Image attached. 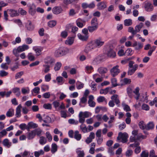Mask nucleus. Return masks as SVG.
I'll return each mask as SVG.
<instances>
[{
	"mask_svg": "<svg viewBox=\"0 0 157 157\" xmlns=\"http://www.w3.org/2000/svg\"><path fill=\"white\" fill-rule=\"evenodd\" d=\"M104 44V42L101 38H98L89 43L85 48L86 52L92 50L96 48H100Z\"/></svg>",
	"mask_w": 157,
	"mask_h": 157,
	"instance_id": "f257e3e1",
	"label": "nucleus"
},
{
	"mask_svg": "<svg viewBox=\"0 0 157 157\" xmlns=\"http://www.w3.org/2000/svg\"><path fill=\"white\" fill-rule=\"evenodd\" d=\"M135 63L134 61H130L128 63V68L127 72L128 75H133L137 69L138 65L137 64L133 65Z\"/></svg>",
	"mask_w": 157,
	"mask_h": 157,
	"instance_id": "f03ea898",
	"label": "nucleus"
},
{
	"mask_svg": "<svg viewBox=\"0 0 157 157\" xmlns=\"http://www.w3.org/2000/svg\"><path fill=\"white\" fill-rule=\"evenodd\" d=\"M68 51L69 50L67 48L60 47L55 51L54 55L56 57H60L66 55Z\"/></svg>",
	"mask_w": 157,
	"mask_h": 157,
	"instance_id": "7ed1b4c3",
	"label": "nucleus"
},
{
	"mask_svg": "<svg viewBox=\"0 0 157 157\" xmlns=\"http://www.w3.org/2000/svg\"><path fill=\"white\" fill-rule=\"evenodd\" d=\"M128 136V135L126 132L123 133L120 132L118 134V136L117 137V140H120L121 139V142L123 143H126L127 141V139Z\"/></svg>",
	"mask_w": 157,
	"mask_h": 157,
	"instance_id": "20e7f679",
	"label": "nucleus"
},
{
	"mask_svg": "<svg viewBox=\"0 0 157 157\" xmlns=\"http://www.w3.org/2000/svg\"><path fill=\"white\" fill-rule=\"evenodd\" d=\"M119 66L117 65L112 68L110 71L111 75L113 77H115L120 72V70L118 69Z\"/></svg>",
	"mask_w": 157,
	"mask_h": 157,
	"instance_id": "39448f33",
	"label": "nucleus"
},
{
	"mask_svg": "<svg viewBox=\"0 0 157 157\" xmlns=\"http://www.w3.org/2000/svg\"><path fill=\"white\" fill-rule=\"evenodd\" d=\"M144 8L147 12H151L153 10L154 7L149 2H146L144 3Z\"/></svg>",
	"mask_w": 157,
	"mask_h": 157,
	"instance_id": "423d86ee",
	"label": "nucleus"
},
{
	"mask_svg": "<svg viewBox=\"0 0 157 157\" xmlns=\"http://www.w3.org/2000/svg\"><path fill=\"white\" fill-rule=\"evenodd\" d=\"M44 48L41 46H35L33 48V50L35 51L36 56H39L41 54V52L43 49Z\"/></svg>",
	"mask_w": 157,
	"mask_h": 157,
	"instance_id": "0eeeda50",
	"label": "nucleus"
},
{
	"mask_svg": "<svg viewBox=\"0 0 157 157\" xmlns=\"http://www.w3.org/2000/svg\"><path fill=\"white\" fill-rule=\"evenodd\" d=\"M52 11L54 14H58L62 13L63 9L60 6H56L53 8Z\"/></svg>",
	"mask_w": 157,
	"mask_h": 157,
	"instance_id": "6e6552de",
	"label": "nucleus"
},
{
	"mask_svg": "<svg viewBox=\"0 0 157 157\" xmlns=\"http://www.w3.org/2000/svg\"><path fill=\"white\" fill-rule=\"evenodd\" d=\"M9 14L11 17L18 16L19 15V13L17 10L13 9H10L7 10Z\"/></svg>",
	"mask_w": 157,
	"mask_h": 157,
	"instance_id": "1a4fd4ad",
	"label": "nucleus"
},
{
	"mask_svg": "<svg viewBox=\"0 0 157 157\" xmlns=\"http://www.w3.org/2000/svg\"><path fill=\"white\" fill-rule=\"evenodd\" d=\"M97 8L99 10H102L107 7L106 3L104 1L98 3L97 5Z\"/></svg>",
	"mask_w": 157,
	"mask_h": 157,
	"instance_id": "9d476101",
	"label": "nucleus"
},
{
	"mask_svg": "<svg viewBox=\"0 0 157 157\" xmlns=\"http://www.w3.org/2000/svg\"><path fill=\"white\" fill-rule=\"evenodd\" d=\"M76 153L77 154V157H84L85 154L84 151L82 150L81 148H77L76 150Z\"/></svg>",
	"mask_w": 157,
	"mask_h": 157,
	"instance_id": "9b49d317",
	"label": "nucleus"
},
{
	"mask_svg": "<svg viewBox=\"0 0 157 157\" xmlns=\"http://www.w3.org/2000/svg\"><path fill=\"white\" fill-rule=\"evenodd\" d=\"M44 62L45 64L51 66V64L54 62V60L51 57L48 56L44 59Z\"/></svg>",
	"mask_w": 157,
	"mask_h": 157,
	"instance_id": "f8f14e48",
	"label": "nucleus"
},
{
	"mask_svg": "<svg viewBox=\"0 0 157 157\" xmlns=\"http://www.w3.org/2000/svg\"><path fill=\"white\" fill-rule=\"evenodd\" d=\"M107 56L113 58L116 56V53L115 51L112 48L108 49L106 52Z\"/></svg>",
	"mask_w": 157,
	"mask_h": 157,
	"instance_id": "ddd939ff",
	"label": "nucleus"
},
{
	"mask_svg": "<svg viewBox=\"0 0 157 157\" xmlns=\"http://www.w3.org/2000/svg\"><path fill=\"white\" fill-rule=\"evenodd\" d=\"M143 45V44L142 43H137L136 41H135L132 46L135 48V49L136 50H138L142 48Z\"/></svg>",
	"mask_w": 157,
	"mask_h": 157,
	"instance_id": "4468645a",
	"label": "nucleus"
},
{
	"mask_svg": "<svg viewBox=\"0 0 157 157\" xmlns=\"http://www.w3.org/2000/svg\"><path fill=\"white\" fill-rule=\"evenodd\" d=\"M111 98L112 100H113V101L115 102L116 105H118L120 104V101L118 98V95L114 94L111 97Z\"/></svg>",
	"mask_w": 157,
	"mask_h": 157,
	"instance_id": "2eb2a0df",
	"label": "nucleus"
},
{
	"mask_svg": "<svg viewBox=\"0 0 157 157\" xmlns=\"http://www.w3.org/2000/svg\"><path fill=\"white\" fill-rule=\"evenodd\" d=\"M36 6L34 4H32L30 6L29 10V13L32 15H34L36 13Z\"/></svg>",
	"mask_w": 157,
	"mask_h": 157,
	"instance_id": "dca6fc26",
	"label": "nucleus"
},
{
	"mask_svg": "<svg viewBox=\"0 0 157 157\" xmlns=\"http://www.w3.org/2000/svg\"><path fill=\"white\" fill-rule=\"evenodd\" d=\"M19 52H21L25 51V50H28L29 47L28 45L26 44H23L22 46H19L18 47Z\"/></svg>",
	"mask_w": 157,
	"mask_h": 157,
	"instance_id": "f3484780",
	"label": "nucleus"
},
{
	"mask_svg": "<svg viewBox=\"0 0 157 157\" xmlns=\"http://www.w3.org/2000/svg\"><path fill=\"white\" fill-rule=\"evenodd\" d=\"M22 106L21 105H19L16 109L15 115L17 117H19L21 116V109Z\"/></svg>",
	"mask_w": 157,
	"mask_h": 157,
	"instance_id": "a211bd4d",
	"label": "nucleus"
},
{
	"mask_svg": "<svg viewBox=\"0 0 157 157\" xmlns=\"http://www.w3.org/2000/svg\"><path fill=\"white\" fill-rule=\"evenodd\" d=\"M22 157H34L33 153H31L30 152L25 151L21 154Z\"/></svg>",
	"mask_w": 157,
	"mask_h": 157,
	"instance_id": "6ab92c4d",
	"label": "nucleus"
},
{
	"mask_svg": "<svg viewBox=\"0 0 157 157\" xmlns=\"http://www.w3.org/2000/svg\"><path fill=\"white\" fill-rule=\"evenodd\" d=\"M26 27L27 30L29 31H31L34 29V26L32 24L30 21H29L26 23Z\"/></svg>",
	"mask_w": 157,
	"mask_h": 157,
	"instance_id": "aec40b11",
	"label": "nucleus"
},
{
	"mask_svg": "<svg viewBox=\"0 0 157 157\" xmlns=\"http://www.w3.org/2000/svg\"><path fill=\"white\" fill-rule=\"evenodd\" d=\"M154 128V124L152 122H150L146 125L145 129L147 130L152 129Z\"/></svg>",
	"mask_w": 157,
	"mask_h": 157,
	"instance_id": "412c9836",
	"label": "nucleus"
},
{
	"mask_svg": "<svg viewBox=\"0 0 157 157\" xmlns=\"http://www.w3.org/2000/svg\"><path fill=\"white\" fill-rule=\"evenodd\" d=\"M43 71L45 73H48L50 70V67L51 66L48 64H44L43 66Z\"/></svg>",
	"mask_w": 157,
	"mask_h": 157,
	"instance_id": "4be33fe9",
	"label": "nucleus"
},
{
	"mask_svg": "<svg viewBox=\"0 0 157 157\" xmlns=\"http://www.w3.org/2000/svg\"><path fill=\"white\" fill-rule=\"evenodd\" d=\"M83 21V20L80 18H78L76 21V23L77 25L80 28H82L83 26V25L82 22Z\"/></svg>",
	"mask_w": 157,
	"mask_h": 157,
	"instance_id": "5701e85b",
	"label": "nucleus"
},
{
	"mask_svg": "<svg viewBox=\"0 0 157 157\" xmlns=\"http://www.w3.org/2000/svg\"><path fill=\"white\" fill-rule=\"evenodd\" d=\"M98 27L97 26L90 25L88 27V29L90 33H92L98 29Z\"/></svg>",
	"mask_w": 157,
	"mask_h": 157,
	"instance_id": "b1692460",
	"label": "nucleus"
},
{
	"mask_svg": "<svg viewBox=\"0 0 157 157\" xmlns=\"http://www.w3.org/2000/svg\"><path fill=\"white\" fill-rule=\"evenodd\" d=\"M139 88L138 87H137L136 88L135 90L133 92L136 95V96H135V98L136 100H138L140 96V94L139 93Z\"/></svg>",
	"mask_w": 157,
	"mask_h": 157,
	"instance_id": "393cba45",
	"label": "nucleus"
},
{
	"mask_svg": "<svg viewBox=\"0 0 157 157\" xmlns=\"http://www.w3.org/2000/svg\"><path fill=\"white\" fill-rule=\"evenodd\" d=\"M14 114V110L13 109H9L6 113V116L8 117H12Z\"/></svg>",
	"mask_w": 157,
	"mask_h": 157,
	"instance_id": "a878e982",
	"label": "nucleus"
},
{
	"mask_svg": "<svg viewBox=\"0 0 157 157\" xmlns=\"http://www.w3.org/2000/svg\"><path fill=\"white\" fill-rule=\"evenodd\" d=\"M91 25L97 26V27H98V23L97 18L95 17L92 18L91 21Z\"/></svg>",
	"mask_w": 157,
	"mask_h": 157,
	"instance_id": "bb28decb",
	"label": "nucleus"
},
{
	"mask_svg": "<svg viewBox=\"0 0 157 157\" xmlns=\"http://www.w3.org/2000/svg\"><path fill=\"white\" fill-rule=\"evenodd\" d=\"M13 92L17 96L19 97L21 94L20 89L18 87H15L13 89Z\"/></svg>",
	"mask_w": 157,
	"mask_h": 157,
	"instance_id": "cd10ccee",
	"label": "nucleus"
},
{
	"mask_svg": "<svg viewBox=\"0 0 157 157\" xmlns=\"http://www.w3.org/2000/svg\"><path fill=\"white\" fill-rule=\"evenodd\" d=\"M79 117V121L80 123H83L85 121V118L83 117V112H80L78 115Z\"/></svg>",
	"mask_w": 157,
	"mask_h": 157,
	"instance_id": "c85d7f7f",
	"label": "nucleus"
},
{
	"mask_svg": "<svg viewBox=\"0 0 157 157\" xmlns=\"http://www.w3.org/2000/svg\"><path fill=\"white\" fill-rule=\"evenodd\" d=\"M35 136V134L33 130L31 131L28 133L27 138L28 140L33 139Z\"/></svg>",
	"mask_w": 157,
	"mask_h": 157,
	"instance_id": "c756f323",
	"label": "nucleus"
},
{
	"mask_svg": "<svg viewBox=\"0 0 157 157\" xmlns=\"http://www.w3.org/2000/svg\"><path fill=\"white\" fill-rule=\"evenodd\" d=\"M122 105L123 108L124 110L126 112L130 111L131 110L129 106L126 104L124 102L122 103Z\"/></svg>",
	"mask_w": 157,
	"mask_h": 157,
	"instance_id": "7c9ffc66",
	"label": "nucleus"
},
{
	"mask_svg": "<svg viewBox=\"0 0 157 157\" xmlns=\"http://www.w3.org/2000/svg\"><path fill=\"white\" fill-rule=\"evenodd\" d=\"M74 137L77 140L79 141L81 138V135L79 133V132L78 131H75Z\"/></svg>",
	"mask_w": 157,
	"mask_h": 157,
	"instance_id": "2f4dec72",
	"label": "nucleus"
},
{
	"mask_svg": "<svg viewBox=\"0 0 157 157\" xmlns=\"http://www.w3.org/2000/svg\"><path fill=\"white\" fill-rule=\"evenodd\" d=\"M57 150V146L56 144L53 143L52 145V147L51 150V152L54 154L56 152Z\"/></svg>",
	"mask_w": 157,
	"mask_h": 157,
	"instance_id": "473e14b6",
	"label": "nucleus"
},
{
	"mask_svg": "<svg viewBox=\"0 0 157 157\" xmlns=\"http://www.w3.org/2000/svg\"><path fill=\"white\" fill-rule=\"evenodd\" d=\"M78 36L79 39L82 41L86 40L88 38V35H82L80 33L78 34Z\"/></svg>",
	"mask_w": 157,
	"mask_h": 157,
	"instance_id": "72a5a7b5",
	"label": "nucleus"
},
{
	"mask_svg": "<svg viewBox=\"0 0 157 157\" xmlns=\"http://www.w3.org/2000/svg\"><path fill=\"white\" fill-rule=\"evenodd\" d=\"M98 71L101 74H103L107 73V69L104 67H100L98 69Z\"/></svg>",
	"mask_w": 157,
	"mask_h": 157,
	"instance_id": "f704fd0d",
	"label": "nucleus"
},
{
	"mask_svg": "<svg viewBox=\"0 0 157 157\" xmlns=\"http://www.w3.org/2000/svg\"><path fill=\"white\" fill-rule=\"evenodd\" d=\"M144 24L143 23L141 22L140 23L139 25H137L136 26L135 28V32L136 33V34L138 32H139L141 28L143 26Z\"/></svg>",
	"mask_w": 157,
	"mask_h": 157,
	"instance_id": "c9c22d12",
	"label": "nucleus"
},
{
	"mask_svg": "<svg viewBox=\"0 0 157 157\" xmlns=\"http://www.w3.org/2000/svg\"><path fill=\"white\" fill-rule=\"evenodd\" d=\"M3 144L5 146L10 147L11 145V143L9 142V140L7 139H4L3 141Z\"/></svg>",
	"mask_w": 157,
	"mask_h": 157,
	"instance_id": "e433bc0d",
	"label": "nucleus"
},
{
	"mask_svg": "<svg viewBox=\"0 0 157 157\" xmlns=\"http://www.w3.org/2000/svg\"><path fill=\"white\" fill-rule=\"evenodd\" d=\"M121 82H123L121 84L122 85H125L130 84L131 82V80L130 79L125 78L121 80Z\"/></svg>",
	"mask_w": 157,
	"mask_h": 157,
	"instance_id": "4c0bfd02",
	"label": "nucleus"
},
{
	"mask_svg": "<svg viewBox=\"0 0 157 157\" xmlns=\"http://www.w3.org/2000/svg\"><path fill=\"white\" fill-rule=\"evenodd\" d=\"M39 142L40 144L43 145L46 143L47 140L45 137L41 136L40 137Z\"/></svg>",
	"mask_w": 157,
	"mask_h": 157,
	"instance_id": "58836bf2",
	"label": "nucleus"
},
{
	"mask_svg": "<svg viewBox=\"0 0 157 157\" xmlns=\"http://www.w3.org/2000/svg\"><path fill=\"white\" fill-rule=\"evenodd\" d=\"M34 156L36 157H39L40 155H43L44 152L43 150H40L39 151H35L34 152Z\"/></svg>",
	"mask_w": 157,
	"mask_h": 157,
	"instance_id": "ea45409f",
	"label": "nucleus"
},
{
	"mask_svg": "<svg viewBox=\"0 0 157 157\" xmlns=\"http://www.w3.org/2000/svg\"><path fill=\"white\" fill-rule=\"evenodd\" d=\"M56 24V22L54 20H52L49 21L48 23V25L51 28H52L55 26Z\"/></svg>",
	"mask_w": 157,
	"mask_h": 157,
	"instance_id": "a19ab883",
	"label": "nucleus"
},
{
	"mask_svg": "<svg viewBox=\"0 0 157 157\" xmlns=\"http://www.w3.org/2000/svg\"><path fill=\"white\" fill-rule=\"evenodd\" d=\"M30 90L29 87L26 88L23 87L21 89L22 93L23 94H29V93Z\"/></svg>",
	"mask_w": 157,
	"mask_h": 157,
	"instance_id": "79ce46f5",
	"label": "nucleus"
},
{
	"mask_svg": "<svg viewBox=\"0 0 157 157\" xmlns=\"http://www.w3.org/2000/svg\"><path fill=\"white\" fill-rule=\"evenodd\" d=\"M139 126L141 129L144 130L145 129L146 124L143 121H141L139 122Z\"/></svg>",
	"mask_w": 157,
	"mask_h": 157,
	"instance_id": "37998d69",
	"label": "nucleus"
},
{
	"mask_svg": "<svg viewBox=\"0 0 157 157\" xmlns=\"http://www.w3.org/2000/svg\"><path fill=\"white\" fill-rule=\"evenodd\" d=\"M132 24V20L129 19H126L124 21V25L126 26H129L131 25Z\"/></svg>",
	"mask_w": 157,
	"mask_h": 157,
	"instance_id": "c03bdc74",
	"label": "nucleus"
},
{
	"mask_svg": "<svg viewBox=\"0 0 157 157\" xmlns=\"http://www.w3.org/2000/svg\"><path fill=\"white\" fill-rule=\"evenodd\" d=\"M80 128L82 131L84 133L88 132L87 128H86V126L85 124H82L80 126Z\"/></svg>",
	"mask_w": 157,
	"mask_h": 157,
	"instance_id": "a18cd8bd",
	"label": "nucleus"
},
{
	"mask_svg": "<svg viewBox=\"0 0 157 157\" xmlns=\"http://www.w3.org/2000/svg\"><path fill=\"white\" fill-rule=\"evenodd\" d=\"M74 42V39L72 37L68 38L65 41V44H67L71 45L73 44Z\"/></svg>",
	"mask_w": 157,
	"mask_h": 157,
	"instance_id": "49530a36",
	"label": "nucleus"
},
{
	"mask_svg": "<svg viewBox=\"0 0 157 157\" xmlns=\"http://www.w3.org/2000/svg\"><path fill=\"white\" fill-rule=\"evenodd\" d=\"M62 66L60 62H57L55 64L54 69L55 71H57L59 70Z\"/></svg>",
	"mask_w": 157,
	"mask_h": 157,
	"instance_id": "de8ad7c7",
	"label": "nucleus"
},
{
	"mask_svg": "<svg viewBox=\"0 0 157 157\" xmlns=\"http://www.w3.org/2000/svg\"><path fill=\"white\" fill-rule=\"evenodd\" d=\"M28 124L31 128H35L38 127V125L37 124L34 123L33 122H29L28 123Z\"/></svg>",
	"mask_w": 157,
	"mask_h": 157,
	"instance_id": "09e8293b",
	"label": "nucleus"
},
{
	"mask_svg": "<svg viewBox=\"0 0 157 157\" xmlns=\"http://www.w3.org/2000/svg\"><path fill=\"white\" fill-rule=\"evenodd\" d=\"M56 80L59 85H62L64 83V82L63 81V78L62 77L58 76L57 77Z\"/></svg>",
	"mask_w": 157,
	"mask_h": 157,
	"instance_id": "8fccbe9b",
	"label": "nucleus"
},
{
	"mask_svg": "<svg viewBox=\"0 0 157 157\" xmlns=\"http://www.w3.org/2000/svg\"><path fill=\"white\" fill-rule=\"evenodd\" d=\"M46 136L48 141L51 142L52 140V136L49 132L46 133Z\"/></svg>",
	"mask_w": 157,
	"mask_h": 157,
	"instance_id": "3c124183",
	"label": "nucleus"
},
{
	"mask_svg": "<svg viewBox=\"0 0 157 157\" xmlns=\"http://www.w3.org/2000/svg\"><path fill=\"white\" fill-rule=\"evenodd\" d=\"M52 104L55 109H57L60 105V103L59 101H55L52 102Z\"/></svg>",
	"mask_w": 157,
	"mask_h": 157,
	"instance_id": "603ef678",
	"label": "nucleus"
},
{
	"mask_svg": "<svg viewBox=\"0 0 157 157\" xmlns=\"http://www.w3.org/2000/svg\"><path fill=\"white\" fill-rule=\"evenodd\" d=\"M110 89L109 87H107L105 89H101L100 90V94H106L109 91V89Z\"/></svg>",
	"mask_w": 157,
	"mask_h": 157,
	"instance_id": "864d4df0",
	"label": "nucleus"
},
{
	"mask_svg": "<svg viewBox=\"0 0 157 157\" xmlns=\"http://www.w3.org/2000/svg\"><path fill=\"white\" fill-rule=\"evenodd\" d=\"M113 149V148L112 147H110L108 148V152L111 156H113L114 154Z\"/></svg>",
	"mask_w": 157,
	"mask_h": 157,
	"instance_id": "5fc2aeb1",
	"label": "nucleus"
},
{
	"mask_svg": "<svg viewBox=\"0 0 157 157\" xmlns=\"http://www.w3.org/2000/svg\"><path fill=\"white\" fill-rule=\"evenodd\" d=\"M41 88L42 91L44 92L48 90L49 89L48 85L44 84L42 85L41 86Z\"/></svg>",
	"mask_w": 157,
	"mask_h": 157,
	"instance_id": "6e6d98bb",
	"label": "nucleus"
},
{
	"mask_svg": "<svg viewBox=\"0 0 157 157\" xmlns=\"http://www.w3.org/2000/svg\"><path fill=\"white\" fill-rule=\"evenodd\" d=\"M68 121V123L70 124H75V125L77 124L78 123V121H75L74 119H69Z\"/></svg>",
	"mask_w": 157,
	"mask_h": 157,
	"instance_id": "4d7b16f0",
	"label": "nucleus"
},
{
	"mask_svg": "<svg viewBox=\"0 0 157 157\" xmlns=\"http://www.w3.org/2000/svg\"><path fill=\"white\" fill-rule=\"evenodd\" d=\"M77 85V88L79 90L82 88L84 84L83 83H81L80 82L78 81L76 83Z\"/></svg>",
	"mask_w": 157,
	"mask_h": 157,
	"instance_id": "13d9d810",
	"label": "nucleus"
},
{
	"mask_svg": "<svg viewBox=\"0 0 157 157\" xmlns=\"http://www.w3.org/2000/svg\"><path fill=\"white\" fill-rule=\"evenodd\" d=\"M35 135L36 134L38 136H40L41 135L42 130L39 128L33 130Z\"/></svg>",
	"mask_w": 157,
	"mask_h": 157,
	"instance_id": "bf43d9fd",
	"label": "nucleus"
},
{
	"mask_svg": "<svg viewBox=\"0 0 157 157\" xmlns=\"http://www.w3.org/2000/svg\"><path fill=\"white\" fill-rule=\"evenodd\" d=\"M28 59L30 61H33L35 59V57L31 53H29L28 55Z\"/></svg>",
	"mask_w": 157,
	"mask_h": 157,
	"instance_id": "052dcab7",
	"label": "nucleus"
},
{
	"mask_svg": "<svg viewBox=\"0 0 157 157\" xmlns=\"http://www.w3.org/2000/svg\"><path fill=\"white\" fill-rule=\"evenodd\" d=\"M51 74H48L44 76L45 81L47 82L50 81L51 79Z\"/></svg>",
	"mask_w": 157,
	"mask_h": 157,
	"instance_id": "680f3d73",
	"label": "nucleus"
},
{
	"mask_svg": "<svg viewBox=\"0 0 157 157\" xmlns=\"http://www.w3.org/2000/svg\"><path fill=\"white\" fill-rule=\"evenodd\" d=\"M117 81V79L115 78H113L111 79V82L113 87H116L118 86Z\"/></svg>",
	"mask_w": 157,
	"mask_h": 157,
	"instance_id": "e2e57ef3",
	"label": "nucleus"
},
{
	"mask_svg": "<svg viewBox=\"0 0 157 157\" xmlns=\"http://www.w3.org/2000/svg\"><path fill=\"white\" fill-rule=\"evenodd\" d=\"M8 74V72L4 70L0 71V77H3L6 76Z\"/></svg>",
	"mask_w": 157,
	"mask_h": 157,
	"instance_id": "0e129e2a",
	"label": "nucleus"
},
{
	"mask_svg": "<svg viewBox=\"0 0 157 157\" xmlns=\"http://www.w3.org/2000/svg\"><path fill=\"white\" fill-rule=\"evenodd\" d=\"M19 50L18 48H14L13 50V54L15 55L16 57H18L19 56L18 53H19Z\"/></svg>",
	"mask_w": 157,
	"mask_h": 157,
	"instance_id": "69168bd1",
	"label": "nucleus"
},
{
	"mask_svg": "<svg viewBox=\"0 0 157 157\" xmlns=\"http://www.w3.org/2000/svg\"><path fill=\"white\" fill-rule=\"evenodd\" d=\"M93 67L90 66H86L85 67V71L86 73H90V71L93 70Z\"/></svg>",
	"mask_w": 157,
	"mask_h": 157,
	"instance_id": "338daca9",
	"label": "nucleus"
},
{
	"mask_svg": "<svg viewBox=\"0 0 157 157\" xmlns=\"http://www.w3.org/2000/svg\"><path fill=\"white\" fill-rule=\"evenodd\" d=\"M125 53L127 56H131L133 54L132 50L131 48H128L126 50Z\"/></svg>",
	"mask_w": 157,
	"mask_h": 157,
	"instance_id": "774afa93",
	"label": "nucleus"
}]
</instances>
